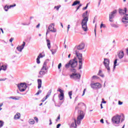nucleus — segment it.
<instances>
[{"instance_id": "nucleus-1", "label": "nucleus", "mask_w": 128, "mask_h": 128, "mask_svg": "<svg viewBox=\"0 0 128 128\" xmlns=\"http://www.w3.org/2000/svg\"><path fill=\"white\" fill-rule=\"evenodd\" d=\"M84 112L82 110H78V115L77 116V120L76 118H72V123L70 124V128H78V125L80 124L82 122V120H84Z\"/></svg>"}, {"instance_id": "nucleus-2", "label": "nucleus", "mask_w": 128, "mask_h": 128, "mask_svg": "<svg viewBox=\"0 0 128 128\" xmlns=\"http://www.w3.org/2000/svg\"><path fill=\"white\" fill-rule=\"evenodd\" d=\"M86 46V44L84 42H82L78 46H76L73 50V54H76V56H82V54L80 53L78 50H84V48Z\"/></svg>"}, {"instance_id": "nucleus-3", "label": "nucleus", "mask_w": 128, "mask_h": 128, "mask_svg": "<svg viewBox=\"0 0 128 128\" xmlns=\"http://www.w3.org/2000/svg\"><path fill=\"white\" fill-rule=\"evenodd\" d=\"M76 66H78V60L76 58L74 57V59L70 60L68 64H66L65 68H76Z\"/></svg>"}, {"instance_id": "nucleus-4", "label": "nucleus", "mask_w": 128, "mask_h": 128, "mask_svg": "<svg viewBox=\"0 0 128 128\" xmlns=\"http://www.w3.org/2000/svg\"><path fill=\"white\" fill-rule=\"evenodd\" d=\"M48 60L49 61L50 60L47 59L44 62V65L42 68H41V70L39 72L40 75L41 76H44V74H46L48 72V71H46V70H48V68H46V64H48Z\"/></svg>"}, {"instance_id": "nucleus-5", "label": "nucleus", "mask_w": 128, "mask_h": 128, "mask_svg": "<svg viewBox=\"0 0 128 128\" xmlns=\"http://www.w3.org/2000/svg\"><path fill=\"white\" fill-rule=\"evenodd\" d=\"M88 18H83L82 20L81 25L84 32L88 31Z\"/></svg>"}, {"instance_id": "nucleus-6", "label": "nucleus", "mask_w": 128, "mask_h": 128, "mask_svg": "<svg viewBox=\"0 0 128 128\" xmlns=\"http://www.w3.org/2000/svg\"><path fill=\"white\" fill-rule=\"evenodd\" d=\"M110 60L106 58H104L103 64H104L105 68L108 70V72L110 74Z\"/></svg>"}, {"instance_id": "nucleus-7", "label": "nucleus", "mask_w": 128, "mask_h": 128, "mask_svg": "<svg viewBox=\"0 0 128 128\" xmlns=\"http://www.w3.org/2000/svg\"><path fill=\"white\" fill-rule=\"evenodd\" d=\"M112 124H119L120 122V116L116 115L112 118Z\"/></svg>"}, {"instance_id": "nucleus-8", "label": "nucleus", "mask_w": 128, "mask_h": 128, "mask_svg": "<svg viewBox=\"0 0 128 128\" xmlns=\"http://www.w3.org/2000/svg\"><path fill=\"white\" fill-rule=\"evenodd\" d=\"M17 86L20 92H24L28 88V85L26 82L20 83L18 84Z\"/></svg>"}, {"instance_id": "nucleus-9", "label": "nucleus", "mask_w": 128, "mask_h": 128, "mask_svg": "<svg viewBox=\"0 0 128 128\" xmlns=\"http://www.w3.org/2000/svg\"><path fill=\"white\" fill-rule=\"evenodd\" d=\"M116 14H118V10H114L112 11L109 14V22H114V18H116Z\"/></svg>"}, {"instance_id": "nucleus-10", "label": "nucleus", "mask_w": 128, "mask_h": 128, "mask_svg": "<svg viewBox=\"0 0 128 128\" xmlns=\"http://www.w3.org/2000/svg\"><path fill=\"white\" fill-rule=\"evenodd\" d=\"M70 78H72V80H74L80 82V74L72 73V74L70 75Z\"/></svg>"}, {"instance_id": "nucleus-11", "label": "nucleus", "mask_w": 128, "mask_h": 128, "mask_svg": "<svg viewBox=\"0 0 128 128\" xmlns=\"http://www.w3.org/2000/svg\"><path fill=\"white\" fill-rule=\"evenodd\" d=\"M79 60V68L78 70H82V56H76Z\"/></svg>"}, {"instance_id": "nucleus-12", "label": "nucleus", "mask_w": 128, "mask_h": 128, "mask_svg": "<svg viewBox=\"0 0 128 128\" xmlns=\"http://www.w3.org/2000/svg\"><path fill=\"white\" fill-rule=\"evenodd\" d=\"M122 22H124L125 24L128 23V14H125L122 20Z\"/></svg>"}, {"instance_id": "nucleus-13", "label": "nucleus", "mask_w": 128, "mask_h": 128, "mask_svg": "<svg viewBox=\"0 0 128 128\" xmlns=\"http://www.w3.org/2000/svg\"><path fill=\"white\" fill-rule=\"evenodd\" d=\"M101 86L100 84L98 82L91 84V88H100Z\"/></svg>"}, {"instance_id": "nucleus-14", "label": "nucleus", "mask_w": 128, "mask_h": 128, "mask_svg": "<svg viewBox=\"0 0 128 128\" xmlns=\"http://www.w3.org/2000/svg\"><path fill=\"white\" fill-rule=\"evenodd\" d=\"M16 6V4H14V5H10V6L6 5L4 7V10L5 12H8L10 8H14V6Z\"/></svg>"}, {"instance_id": "nucleus-15", "label": "nucleus", "mask_w": 128, "mask_h": 128, "mask_svg": "<svg viewBox=\"0 0 128 128\" xmlns=\"http://www.w3.org/2000/svg\"><path fill=\"white\" fill-rule=\"evenodd\" d=\"M118 56L121 60L124 56V51H119L118 52Z\"/></svg>"}, {"instance_id": "nucleus-16", "label": "nucleus", "mask_w": 128, "mask_h": 128, "mask_svg": "<svg viewBox=\"0 0 128 128\" xmlns=\"http://www.w3.org/2000/svg\"><path fill=\"white\" fill-rule=\"evenodd\" d=\"M82 106H84L85 108H86V104L84 102H80L78 104V106H77L76 108H82Z\"/></svg>"}, {"instance_id": "nucleus-17", "label": "nucleus", "mask_w": 128, "mask_h": 128, "mask_svg": "<svg viewBox=\"0 0 128 128\" xmlns=\"http://www.w3.org/2000/svg\"><path fill=\"white\" fill-rule=\"evenodd\" d=\"M127 10H128L126 8H124V10L120 9L119 10V13L120 14H126Z\"/></svg>"}, {"instance_id": "nucleus-18", "label": "nucleus", "mask_w": 128, "mask_h": 128, "mask_svg": "<svg viewBox=\"0 0 128 128\" xmlns=\"http://www.w3.org/2000/svg\"><path fill=\"white\" fill-rule=\"evenodd\" d=\"M38 88L40 90V88H42V81L41 79H38Z\"/></svg>"}, {"instance_id": "nucleus-19", "label": "nucleus", "mask_w": 128, "mask_h": 128, "mask_svg": "<svg viewBox=\"0 0 128 128\" xmlns=\"http://www.w3.org/2000/svg\"><path fill=\"white\" fill-rule=\"evenodd\" d=\"M80 4V1L76 0L74 1L73 4H72V6H76L77 4Z\"/></svg>"}, {"instance_id": "nucleus-20", "label": "nucleus", "mask_w": 128, "mask_h": 128, "mask_svg": "<svg viewBox=\"0 0 128 128\" xmlns=\"http://www.w3.org/2000/svg\"><path fill=\"white\" fill-rule=\"evenodd\" d=\"M20 118V113H17L14 116V120H18Z\"/></svg>"}, {"instance_id": "nucleus-21", "label": "nucleus", "mask_w": 128, "mask_h": 128, "mask_svg": "<svg viewBox=\"0 0 128 128\" xmlns=\"http://www.w3.org/2000/svg\"><path fill=\"white\" fill-rule=\"evenodd\" d=\"M46 42H47V46L48 48V50H50V40H46Z\"/></svg>"}, {"instance_id": "nucleus-22", "label": "nucleus", "mask_w": 128, "mask_h": 128, "mask_svg": "<svg viewBox=\"0 0 128 128\" xmlns=\"http://www.w3.org/2000/svg\"><path fill=\"white\" fill-rule=\"evenodd\" d=\"M88 11L86 10V11L85 12H84L82 15V17L83 18H88Z\"/></svg>"}, {"instance_id": "nucleus-23", "label": "nucleus", "mask_w": 128, "mask_h": 128, "mask_svg": "<svg viewBox=\"0 0 128 128\" xmlns=\"http://www.w3.org/2000/svg\"><path fill=\"white\" fill-rule=\"evenodd\" d=\"M118 64V59H116L114 61L113 70H116V66H118V64Z\"/></svg>"}, {"instance_id": "nucleus-24", "label": "nucleus", "mask_w": 128, "mask_h": 128, "mask_svg": "<svg viewBox=\"0 0 128 128\" xmlns=\"http://www.w3.org/2000/svg\"><path fill=\"white\" fill-rule=\"evenodd\" d=\"M7 68H8V66L4 64H3L0 66V68H2V70H6Z\"/></svg>"}, {"instance_id": "nucleus-25", "label": "nucleus", "mask_w": 128, "mask_h": 128, "mask_svg": "<svg viewBox=\"0 0 128 128\" xmlns=\"http://www.w3.org/2000/svg\"><path fill=\"white\" fill-rule=\"evenodd\" d=\"M58 96L60 100H64V94H59Z\"/></svg>"}, {"instance_id": "nucleus-26", "label": "nucleus", "mask_w": 128, "mask_h": 128, "mask_svg": "<svg viewBox=\"0 0 128 128\" xmlns=\"http://www.w3.org/2000/svg\"><path fill=\"white\" fill-rule=\"evenodd\" d=\"M98 74V76H100L102 78H104V74H102V70H99Z\"/></svg>"}, {"instance_id": "nucleus-27", "label": "nucleus", "mask_w": 128, "mask_h": 128, "mask_svg": "<svg viewBox=\"0 0 128 128\" xmlns=\"http://www.w3.org/2000/svg\"><path fill=\"white\" fill-rule=\"evenodd\" d=\"M18 98H16L14 96H10L9 98H11L12 100H20V97L18 96Z\"/></svg>"}, {"instance_id": "nucleus-28", "label": "nucleus", "mask_w": 128, "mask_h": 128, "mask_svg": "<svg viewBox=\"0 0 128 128\" xmlns=\"http://www.w3.org/2000/svg\"><path fill=\"white\" fill-rule=\"evenodd\" d=\"M28 122L30 124H34V119H30Z\"/></svg>"}, {"instance_id": "nucleus-29", "label": "nucleus", "mask_w": 128, "mask_h": 128, "mask_svg": "<svg viewBox=\"0 0 128 128\" xmlns=\"http://www.w3.org/2000/svg\"><path fill=\"white\" fill-rule=\"evenodd\" d=\"M52 26H54V24L52 23V24H50V26H48V30H52V28H53V27H52Z\"/></svg>"}, {"instance_id": "nucleus-30", "label": "nucleus", "mask_w": 128, "mask_h": 128, "mask_svg": "<svg viewBox=\"0 0 128 128\" xmlns=\"http://www.w3.org/2000/svg\"><path fill=\"white\" fill-rule=\"evenodd\" d=\"M57 92H60V94H64V90H62V89H60V88H58V90H57Z\"/></svg>"}, {"instance_id": "nucleus-31", "label": "nucleus", "mask_w": 128, "mask_h": 128, "mask_svg": "<svg viewBox=\"0 0 128 128\" xmlns=\"http://www.w3.org/2000/svg\"><path fill=\"white\" fill-rule=\"evenodd\" d=\"M16 50H18V52H22V47L20 46H18L16 47Z\"/></svg>"}, {"instance_id": "nucleus-32", "label": "nucleus", "mask_w": 128, "mask_h": 128, "mask_svg": "<svg viewBox=\"0 0 128 128\" xmlns=\"http://www.w3.org/2000/svg\"><path fill=\"white\" fill-rule=\"evenodd\" d=\"M4 121L0 120V128H2V126H4Z\"/></svg>"}, {"instance_id": "nucleus-33", "label": "nucleus", "mask_w": 128, "mask_h": 128, "mask_svg": "<svg viewBox=\"0 0 128 128\" xmlns=\"http://www.w3.org/2000/svg\"><path fill=\"white\" fill-rule=\"evenodd\" d=\"M20 46L22 50H24V46H26V42H23L22 44Z\"/></svg>"}, {"instance_id": "nucleus-34", "label": "nucleus", "mask_w": 128, "mask_h": 128, "mask_svg": "<svg viewBox=\"0 0 128 128\" xmlns=\"http://www.w3.org/2000/svg\"><path fill=\"white\" fill-rule=\"evenodd\" d=\"M111 26H112V28H118V26L116 24H111Z\"/></svg>"}, {"instance_id": "nucleus-35", "label": "nucleus", "mask_w": 128, "mask_h": 128, "mask_svg": "<svg viewBox=\"0 0 128 128\" xmlns=\"http://www.w3.org/2000/svg\"><path fill=\"white\" fill-rule=\"evenodd\" d=\"M100 78L96 76H93L92 77V80H98Z\"/></svg>"}, {"instance_id": "nucleus-36", "label": "nucleus", "mask_w": 128, "mask_h": 128, "mask_svg": "<svg viewBox=\"0 0 128 128\" xmlns=\"http://www.w3.org/2000/svg\"><path fill=\"white\" fill-rule=\"evenodd\" d=\"M60 5L55 6L54 8L56 9V10H60Z\"/></svg>"}, {"instance_id": "nucleus-37", "label": "nucleus", "mask_w": 128, "mask_h": 128, "mask_svg": "<svg viewBox=\"0 0 128 128\" xmlns=\"http://www.w3.org/2000/svg\"><path fill=\"white\" fill-rule=\"evenodd\" d=\"M53 30H50V32H56V29L54 28V26L52 27Z\"/></svg>"}, {"instance_id": "nucleus-38", "label": "nucleus", "mask_w": 128, "mask_h": 128, "mask_svg": "<svg viewBox=\"0 0 128 128\" xmlns=\"http://www.w3.org/2000/svg\"><path fill=\"white\" fill-rule=\"evenodd\" d=\"M40 57H38L36 58V62L38 64H40Z\"/></svg>"}, {"instance_id": "nucleus-39", "label": "nucleus", "mask_w": 128, "mask_h": 128, "mask_svg": "<svg viewBox=\"0 0 128 128\" xmlns=\"http://www.w3.org/2000/svg\"><path fill=\"white\" fill-rule=\"evenodd\" d=\"M40 94H42V90H38V92L36 94V96H38Z\"/></svg>"}, {"instance_id": "nucleus-40", "label": "nucleus", "mask_w": 128, "mask_h": 128, "mask_svg": "<svg viewBox=\"0 0 128 128\" xmlns=\"http://www.w3.org/2000/svg\"><path fill=\"white\" fill-rule=\"evenodd\" d=\"M38 57L40 58H44V56H42V53H40L39 55L38 56Z\"/></svg>"}, {"instance_id": "nucleus-41", "label": "nucleus", "mask_w": 128, "mask_h": 128, "mask_svg": "<svg viewBox=\"0 0 128 128\" xmlns=\"http://www.w3.org/2000/svg\"><path fill=\"white\" fill-rule=\"evenodd\" d=\"M88 4H86V6L82 8L83 10H86L88 8Z\"/></svg>"}, {"instance_id": "nucleus-42", "label": "nucleus", "mask_w": 128, "mask_h": 128, "mask_svg": "<svg viewBox=\"0 0 128 128\" xmlns=\"http://www.w3.org/2000/svg\"><path fill=\"white\" fill-rule=\"evenodd\" d=\"M122 118L121 119V120H120L121 122H122L124 120V115L122 114Z\"/></svg>"}, {"instance_id": "nucleus-43", "label": "nucleus", "mask_w": 128, "mask_h": 128, "mask_svg": "<svg viewBox=\"0 0 128 128\" xmlns=\"http://www.w3.org/2000/svg\"><path fill=\"white\" fill-rule=\"evenodd\" d=\"M71 72H74V74H76V70L75 68H72V69H71Z\"/></svg>"}, {"instance_id": "nucleus-44", "label": "nucleus", "mask_w": 128, "mask_h": 128, "mask_svg": "<svg viewBox=\"0 0 128 128\" xmlns=\"http://www.w3.org/2000/svg\"><path fill=\"white\" fill-rule=\"evenodd\" d=\"M68 96H72V91H70L68 92Z\"/></svg>"}, {"instance_id": "nucleus-45", "label": "nucleus", "mask_w": 128, "mask_h": 128, "mask_svg": "<svg viewBox=\"0 0 128 128\" xmlns=\"http://www.w3.org/2000/svg\"><path fill=\"white\" fill-rule=\"evenodd\" d=\"M70 25L68 24V26L67 32H68V30H70Z\"/></svg>"}, {"instance_id": "nucleus-46", "label": "nucleus", "mask_w": 128, "mask_h": 128, "mask_svg": "<svg viewBox=\"0 0 128 128\" xmlns=\"http://www.w3.org/2000/svg\"><path fill=\"white\" fill-rule=\"evenodd\" d=\"M60 68H62V63H60L58 65V70H60Z\"/></svg>"}, {"instance_id": "nucleus-47", "label": "nucleus", "mask_w": 128, "mask_h": 128, "mask_svg": "<svg viewBox=\"0 0 128 128\" xmlns=\"http://www.w3.org/2000/svg\"><path fill=\"white\" fill-rule=\"evenodd\" d=\"M34 120H35L36 122H38V118L36 117H34Z\"/></svg>"}, {"instance_id": "nucleus-48", "label": "nucleus", "mask_w": 128, "mask_h": 128, "mask_svg": "<svg viewBox=\"0 0 128 128\" xmlns=\"http://www.w3.org/2000/svg\"><path fill=\"white\" fill-rule=\"evenodd\" d=\"M102 104H106V102L104 101V98H102Z\"/></svg>"}, {"instance_id": "nucleus-49", "label": "nucleus", "mask_w": 128, "mask_h": 128, "mask_svg": "<svg viewBox=\"0 0 128 128\" xmlns=\"http://www.w3.org/2000/svg\"><path fill=\"white\" fill-rule=\"evenodd\" d=\"M58 120H60V115H59V116H58V118H57V119L56 120V122H58Z\"/></svg>"}, {"instance_id": "nucleus-50", "label": "nucleus", "mask_w": 128, "mask_h": 128, "mask_svg": "<svg viewBox=\"0 0 128 128\" xmlns=\"http://www.w3.org/2000/svg\"><path fill=\"white\" fill-rule=\"evenodd\" d=\"M118 104H119V106H122V102L120 101H118Z\"/></svg>"}, {"instance_id": "nucleus-51", "label": "nucleus", "mask_w": 128, "mask_h": 128, "mask_svg": "<svg viewBox=\"0 0 128 128\" xmlns=\"http://www.w3.org/2000/svg\"><path fill=\"white\" fill-rule=\"evenodd\" d=\"M86 88L84 89V90L83 91V94H82V96H84V94H86Z\"/></svg>"}, {"instance_id": "nucleus-52", "label": "nucleus", "mask_w": 128, "mask_h": 128, "mask_svg": "<svg viewBox=\"0 0 128 128\" xmlns=\"http://www.w3.org/2000/svg\"><path fill=\"white\" fill-rule=\"evenodd\" d=\"M49 122H50V124H49L50 126L52 124V119H50Z\"/></svg>"}, {"instance_id": "nucleus-53", "label": "nucleus", "mask_w": 128, "mask_h": 128, "mask_svg": "<svg viewBox=\"0 0 128 128\" xmlns=\"http://www.w3.org/2000/svg\"><path fill=\"white\" fill-rule=\"evenodd\" d=\"M60 126H62V124H57L56 126V128H60Z\"/></svg>"}, {"instance_id": "nucleus-54", "label": "nucleus", "mask_w": 128, "mask_h": 128, "mask_svg": "<svg viewBox=\"0 0 128 128\" xmlns=\"http://www.w3.org/2000/svg\"><path fill=\"white\" fill-rule=\"evenodd\" d=\"M46 100V98H44L42 100L41 102H44L45 100Z\"/></svg>"}, {"instance_id": "nucleus-55", "label": "nucleus", "mask_w": 128, "mask_h": 128, "mask_svg": "<svg viewBox=\"0 0 128 128\" xmlns=\"http://www.w3.org/2000/svg\"><path fill=\"white\" fill-rule=\"evenodd\" d=\"M6 78L0 79V82L6 80Z\"/></svg>"}, {"instance_id": "nucleus-56", "label": "nucleus", "mask_w": 128, "mask_h": 128, "mask_svg": "<svg viewBox=\"0 0 128 128\" xmlns=\"http://www.w3.org/2000/svg\"><path fill=\"white\" fill-rule=\"evenodd\" d=\"M30 23H28V24H24V23H22V26H28V24H30Z\"/></svg>"}, {"instance_id": "nucleus-57", "label": "nucleus", "mask_w": 128, "mask_h": 128, "mask_svg": "<svg viewBox=\"0 0 128 128\" xmlns=\"http://www.w3.org/2000/svg\"><path fill=\"white\" fill-rule=\"evenodd\" d=\"M100 122H101V124L104 123V120L102 118L100 120Z\"/></svg>"}, {"instance_id": "nucleus-58", "label": "nucleus", "mask_w": 128, "mask_h": 128, "mask_svg": "<svg viewBox=\"0 0 128 128\" xmlns=\"http://www.w3.org/2000/svg\"><path fill=\"white\" fill-rule=\"evenodd\" d=\"M54 50H51L50 51L52 52V54H56V52H54L52 51Z\"/></svg>"}, {"instance_id": "nucleus-59", "label": "nucleus", "mask_w": 128, "mask_h": 128, "mask_svg": "<svg viewBox=\"0 0 128 128\" xmlns=\"http://www.w3.org/2000/svg\"><path fill=\"white\" fill-rule=\"evenodd\" d=\"M50 96V95H48V94L46 96L45 100H48V98Z\"/></svg>"}, {"instance_id": "nucleus-60", "label": "nucleus", "mask_w": 128, "mask_h": 128, "mask_svg": "<svg viewBox=\"0 0 128 128\" xmlns=\"http://www.w3.org/2000/svg\"><path fill=\"white\" fill-rule=\"evenodd\" d=\"M50 96V95H48V94L46 96L45 100H48V98Z\"/></svg>"}, {"instance_id": "nucleus-61", "label": "nucleus", "mask_w": 128, "mask_h": 128, "mask_svg": "<svg viewBox=\"0 0 128 128\" xmlns=\"http://www.w3.org/2000/svg\"><path fill=\"white\" fill-rule=\"evenodd\" d=\"M12 40H14V38H11L10 40V42H12Z\"/></svg>"}, {"instance_id": "nucleus-62", "label": "nucleus", "mask_w": 128, "mask_h": 128, "mask_svg": "<svg viewBox=\"0 0 128 128\" xmlns=\"http://www.w3.org/2000/svg\"><path fill=\"white\" fill-rule=\"evenodd\" d=\"M40 24H38L36 26V28H40Z\"/></svg>"}, {"instance_id": "nucleus-63", "label": "nucleus", "mask_w": 128, "mask_h": 128, "mask_svg": "<svg viewBox=\"0 0 128 128\" xmlns=\"http://www.w3.org/2000/svg\"><path fill=\"white\" fill-rule=\"evenodd\" d=\"M104 24H101L100 26V28H102V26H104Z\"/></svg>"}, {"instance_id": "nucleus-64", "label": "nucleus", "mask_w": 128, "mask_h": 128, "mask_svg": "<svg viewBox=\"0 0 128 128\" xmlns=\"http://www.w3.org/2000/svg\"><path fill=\"white\" fill-rule=\"evenodd\" d=\"M0 30L2 31V34H4V30H2V28H0Z\"/></svg>"}]
</instances>
